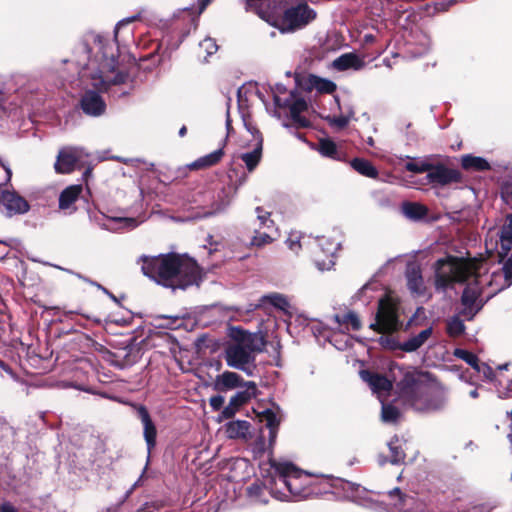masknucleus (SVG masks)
Here are the masks:
<instances>
[{"label": "nucleus", "mask_w": 512, "mask_h": 512, "mask_svg": "<svg viewBox=\"0 0 512 512\" xmlns=\"http://www.w3.org/2000/svg\"><path fill=\"white\" fill-rule=\"evenodd\" d=\"M0 367L12 378H15V374L10 367H8L3 361H0Z\"/></svg>", "instance_id": "nucleus-53"}, {"label": "nucleus", "mask_w": 512, "mask_h": 512, "mask_svg": "<svg viewBox=\"0 0 512 512\" xmlns=\"http://www.w3.org/2000/svg\"><path fill=\"white\" fill-rule=\"evenodd\" d=\"M114 221L119 222V223H123V225L125 227L133 228V227H136V225H137L136 220L133 219V218H117Z\"/></svg>", "instance_id": "nucleus-49"}, {"label": "nucleus", "mask_w": 512, "mask_h": 512, "mask_svg": "<svg viewBox=\"0 0 512 512\" xmlns=\"http://www.w3.org/2000/svg\"><path fill=\"white\" fill-rule=\"evenodd\" d=\"M264 345V338L260 334L235 328L231 331V341L225 348V361L229 367L252 375L255 353L262 351Z\"/></svg>", "instance_id": "nucleus-6"}, {"label": "nucleus", "mask_w": 512, "mask_h": 512, "mask_svg": "<svg viewBox=\"0 0 512 512\" xmlns=\"http://www.w3.org/2000/svg\"><path fill=\"white\" fill-rule=\"evenodd\" d=\"M379 344L387 349L394 350L399 348L401 343H398L393 337L391 336H381L379 338Z\"/></svg>", "instance_id": "nucleus-45"}, {"label": "nucleus", "mask_w": 512, "mask_h": 512, "mask_svg": "<svg viewBox=\"0 0 512 512\" xmlns=\"http://www.w3.org/2000/svg\"><path fill=\"white\" fill-rule=\"evenodd\" d=\"M317 250L314 252V263L321 272L329 271L335 265V253L340 247L339 242L320 237L317 239Z\"/></svg>", "instance_id": "nucleus-8"}, {"label": "nucleus", "mask_w": 512, "mask_h": 512, "mask_svg": "<svg viewBox=\"0 0 512 512\" xmlns=\"http://www.w3.org/2000/svg\"><path fill=\"white\" fill-rule=\"evenodd\" d=\"M0 166H2L6 172V175H7V181H10L11 177H12V171L10 169V167L6 164H4V162L2 161V159L0 158Z\"/></svg>", "instance_id": "nucleus-52"}, {"label": "nucleus", "mask_w": 512, "mask_h": 512, "mask_svg": "<svg viewBox=\"0 0 512 512\" xmlns=\"http://www.w3.org/2000/svg\"><path fill=\"white\" fill-rule=\"evenodd\" d=\"M364 40H365L366 42H373V41H374V36H373L372 34H366V35L364 36Z\"/></svg>", "instance_id": "nucleus-56"}, {"label": "nucleus", "mask_w": 512, "mask_h": 512, "mask_svg": "<svg viewBox=\"0 0 512 512\" xmlns=\"http://www.w3.org/2000/svg\"><path fill=\"white\" fill-rule=\"evenodd\" d=\"M210 2L211 0H202L200 3V11L202 12Z\"/></svg>", "instance_id": "nucleus-54"}, {"label": "nucleus", "mask_w": 512, "mask_h": 512, "mask_svg": "<svg viewBox=\"0 0 512 512\" xmlns=\"http://www.w3.org/2000/svg\"><path fill=\"white\" fill-rule=\"evenodd\" d=\"M0 512H17L15 507L10 503H3L0 506Z\"/></svg>", "instance_id": "nucleus-51"}, {"label": "nucleus", "mask_w": 512, "mask_h": 512, "mask_svg": "<svg viewBox=\"0 0 512 512\" xmlns=\"http://www.w3.org/2000/svg\"><path fill=\"white\" fill-rule=\"evenodd\" d=\"M335 101H336L337 105H338V106L340 107V104H339V99H338V97H335Z\"/></svg>", "instance_id": "nucleus-62"}, {"label": "nucleus", "mask_w": 512, "mask_h": 512, "mask_svg": "<svg viewBox=\"0 0 512 512\" xmlns=\"http://www.w3.org/2000/svg\"><path fill=\"white\" fill-rule=\"evenodd\" d=\"M226 126H227V129H228V132L230 131V120L227 119L226 121Z\"/></svg>", "instance_id": "nucleus-61"}, {"label": "nucleus", "mask_w": 512, "mask_h": 512, "mask_svg": "<svg viewBox=\"0 0 512 512\" xmlns=\"http://www.w3.org/2000/svg\"><path fill=\"white\" fill-rule=\"evenodd\" d=\"M464 331L465 325L458 316H454L447 321V333L450 336L459 337Z\"/></svg>", "instance_id": "nucleus-33"}, {"label": "nucleus", "mask_w": 512, "mask_h": 512, "mask_svg": "<svg viewBox=\"0 0 512 512\" xmlns=\"http://www.w3.org/2000/svg\"><path fill=\"white\" fill-rule=\"evenodd\" d=\"M274 102L278 107H288L294 122L300 126H307L308 122L300 116V113L307 108V103L303 98L296 97L292 92L287 98H281L275 94Z\"/></svg>", "instance_id": "nucleus-11"}, {"label": "nucleus", "mask_w": 512, "mask_h": 512, "mask_svg": "<svg viewBox=\"0 0 512 512\" xmlns=\"http://www.w3.org/2000/svg\"><path fill=\"white\" fill-rule=\"evenodd\" d=\"M261 302L269 303L282 311H287L289 308V302L287 301L286 297L279 293L265 295L261 298Z\"/></svg>", "instance_id": "nucleus-31"}, {"label": "nucleus", "mask_w": 512, "mask_h": 512, "mask_svg": "<svg viewBox=\"0 0 512 512\" xmlns=\"http://www.w3.org/2000/svg\"><path fill=\"white\" fill-rule=\"evenodd\" d=\"M261 421H265L266 425L272 429L277 425V416L273 411L267 409L262 412Z\"/></svg>", "instance_id": "nucleus-43"}, {"label": "nucleus", "mask_w": 512, "mask_h": 512, "mask_svg": "<svg viewBox=\"0 0 512 512\" xmlns=\"http://www.w3.org/2000/svg\"><path fill=\"white\" fill-rule=\"evenodd\" d=\"M257 220L260 228L272 230L274 228V222L270 218V212L264 211L261 207L256 208Z\"/></svg>", "instance_id": "nucleus-38"}, {"label": "nucleus", "mask_w": 512, "mask_h": 512, "mask_svg": "<svg viewBox=\"0 0 512 512\" xmlns=\"http://www.w3.org/2000/svg\"><path fill=\"white\" fill-rule=\"evenodd\" d=\"M319 152L323 156L335 159L337 157L336 144L331 140H321L319 143Z\"/></svg>", "instance_id": "nucleus-39"}, {"label": "nucleus", "mask_w": 512, "mask_h": 512, "mask_svg": "<svg viewBox=\"0 0 512 512\" xmlns=\"http://www.w3.org/2000/svg\"><path fill=\"white\" fill-rule=\"evenodd\" d=\"M332 66L334 69L338 71H345L348 69L357 71L363 68L364 62L362 59H360L357 55L353 53H345L337 57L333 61Z\"/></svg>", "instance_id": "nucleus-20"}, {"label": "nucleus", "mask_w": 512, "mask_h": 512, "mask_svg": "<svg viewBox=\"0 0 512 512\" xmlns=\"http://www.w3.org/2000/svg\"><path fill=\"white\" fill-rule=\"evenodd\" d=\"M367 289H368V287H367V286H364V287H363V289H362V291H366Z\"/></svg>", "instance_id": "nucleus-64"}, {"label": "nucleus", "mask_w": 512, "mask_h": 512, "mask_svg": "<svg viewBox=\"0 0 512 512\" xmlns=\"http://www.w3.org/2000/svg\"><path fill=\"white\" fill-rule=\"evenodd\" d=\"M399 417V411L392 405H386L382 403L381 419L386 423H393Z\"/></svg>", "instance_id": "nucleus-36"}, {"label": "nucleus", "mask_w": 512, "mask_h": 512, "mask_svg": "<svg viewBox=\"0 0 512 512\" xmlns=\"http://www.w3.org/2000/svg\"><path fill=\"white\" fill-rule=\"evenodd\" d=\"M234 194L228 189H222L217 196V200L212 205V211L209 214H217L223 212L232 202Z\"/></svg>", "instance_id": "nucleus-28"}, {"label": "nucleus", "mask_w": 512, "mask_h": 512, "mask_svg": "<svg viewBox=\"0 0 512 512\" xmlns=\"http://www.w3.org/2000/svg\"><path fill=\"white\" fill-rule=\"evenodd\" d=\"M433 329L428 327L422 330L417 335L410 337L408 340L400 344L399 349L405 352H414L424 345L428 339L432 336Z\"/></svg>", "instance_id": "nucleus-21"}, {"label": "nucleus", "mask_w": 512, "mask_h": 512, "mask_svg": "<svg viewBox=\"0 0 512 512\" xmlns=\"http://www.w3.org/2000/svg\"><path fill=\"white\" fill-rule=\"evenodd\" d=\"M389 449H390V452H391V463L393 464H398L400 462H402L405 458V454H404V451L399 443V439L398 438H394L392 439L389 444Z\"/></svg>", "instance_id": "nucleus-34"}, {"label": "nucleus", "mask_w": 512, "mask_h": 512, "mask_svg": "<svg viewBox=\"0 0 512 512\" xmlns=\"http://www.w3.org/2000/svg\"><path fill=\"white\" fill-rule=\"evenodd\" d=\"M222 156H223V149L222 148L217 149V150L213 151L212 153L197 159L193 163V167L203 168V167H209V166L215 165L216 163H218L221 160Z\"/></svg>", "instance_id": "nucleus-29"}, {"label": "nucleus", "mask_w": 512, "mask_h": 512, "mask_svg": "<svg viewBox=\"0 0 512 512\" xmlns=\"http://www.w3.org/2000/svg\"><path fill=\"white\" fill-rule=\"evenodd\" d=\"M186 133H187V128H186V126H182V127L180 128V130H179V136H180V137H184V136L186 135Z\"/></svg>", "instance_id": "nucleus-55"}, {"label": "nucleus", "mask_w": 512, "mask_h": 512, "mask_svg": "<svg viewBox=\"0 0 512 512\" xmlns=\"http://www.w3.org/2000/svg\"><path fill=\"white\" fill-rule=\"evenodd\" d=\"M256 384L252 381L245 383V390L237 392L230 398L229 404L223 409L222 416L231 418L235 415L239 407L248 402L256 394Z\"/></svg>", "instance_id": "nucleus-12"}, {"label": "nucleus", "mask_w": 512, "mask_h": 512, "mask_svg": "<svg viewBox=\"0 0 512 512\" xmlns=\"http://www.w3.org/2000/svg\"><path fill=\"white\" fill-rule=\"evenodd\" d=\"M353 115L354 111L351 108H348L345 112H341L340 115L328 116L326 119L331 126L342 129L348 125Z\"/></svg>", "instance_id": "nucleus-30"}, {"label": "nucleus", "mask_w": 512, "mask_h": 512, "mask_svg": "<svg viewBox=\"0 0 512 512\" xmlns=\"http://www.w3.org/2000/svg\"><path fill=\"white\" fill-rule=\"evenodd\" d=\"M400 326L396 304L389 298L379 300L375 321L370 328L378 333H391Z\"/></svg>", "instance_id": "nucleus-7"}, {"label": "nucleus", "mask_w": 512, "mask_h": 512, "mask_svg": "<svg viewBox=\"0 0 512 512\" xmlns=\"http://www.w3.org/2000/svg\"><path fill=\"white\" fill-rule=\"evenodd\" d=\"M402 378L397 383L399 396L415 410L433 412L444 408L447 397L443 388L428 383V375L413 367L398 368Z\"/></svg>", "instance_id": "nucleus-3"}, {"label": "nucleus", "mask_w": 512, "mask_h": 512, "mask_svg": "<svg viewBox=\"0 0 512 512\" xmlns=\"http://www.w3.org/2000/svg\"><path fill=\"white\" fill-rule=\"evenodd\" d=\"M88 156L83 148L67 147L59 151L55 162V171L59 174H68L72 172L76 165L82 162L83 158Z\"/></svg>", "instance_id": "nucleus-10"}, {"label": "nucleus", "mask_w": 512, "mask_h": 512, "mask_svg": "<svg viewBox=\"0 0 512 512\" xmlns=\"http://www.w3.org/2000/svg\"><path fill=\"white\" fill-rule=\"evenodd\" d=\"M360 377L369 385L372 392L377 394L381 403H383L384 397L392 388V383L386 377L367 370L360 371Z\"/></svg>", "instance_id": "nucleus-13"}, {"label": "nucleus", "mask_w": 512, "mask_h": 512, "mask_svg": "<svg viewBox=\"0 0 512 512\" xmlns=\"http://www.w3.org/2000/svg\"><path fill=\"white\" fill-rule=\"evenodd\" d=\"M92 174V168H87L83 174L84 178L87 179Z\"/></svg>", "instance_id": "nucleus-57"}, {"label": "nucleus", "mask_w": 512, "mask_h": 512, "mask_svg": "<svg viewBox=\"0 0 512 512\" xmlns=\"http://www.w3.org/2000/svg\"><path fill=\"white\" fill-rule=\"evenodd\" d=\"M402 212L408 219L419 220L427 215V208L416 202H405L402 205Z\"/></svg>", "instance_id": "nucleus-26"}, {"label": "nucleus", "mask_w": 512, "mask_h": 512, "mask_svg": "<svg viewBox=\"0 0 512 512\" xmlns=\"http://www.w3.org/2000/svg\"><path fill=\"white\" fill-rule=\"evenodd\" d=\"M245 383L241 376L235 372L225 371L218 375L215 380V387L219 391L232 390L239 387H245Z\"/></svg>", "instance_id": "nucleus-19"}, {"label": "nucleus", "mask_w": 512, "mask_h": 512, "mask_svg": "<svg viewBox=\"0 0 512 512\" xmlns=\"http://www.w3.org/2000/svg\"><path fill=\"white\" fill-rule=\"evenodd\" d=\"M508 364L500 365L498 368L501 370L507 369Z\"/></svg>", "instance_id": "nucleus-60"}, {"label": "nucleus", "mask_w": 512, "mask_h": 512, "mask_svg": "<svg viewBox=\"0 0 512 512\" xmlns=\"http://www.w3.org/2000/svg\"><path fill=\"white\" fill-rule=\"evenodd\" d=\"M245 9L254 11L281 33L301 30L316 18L315 10L304 0H246Z\"/></svg>", "instance_id": "nucleus-1"}, {"label": "nucleus", "mask_w": 512, "mask_h": 512, "mask_svg": "<svg viewBox=\"0 0 512 512\" xmlns=\"http://www.w3.org/2000/svg\"><path fill=\"white\" fill-rule=\"evenodd\" d=\"M0 204L5 207L8 216L24 214L29 210L28 202L14 191H2Z\"/></svg>", "instance_id": "nucleus-14"}, {"label": "nucleus", "mask_w": 512, "mask_h": 512, "mask_svg": "<svg viewBox=\"0 0 512 512\" xmlns=\"http://www.w3.org/2000/svg\"><path fill=\"white\" fill-rule=\"evenodd\" d=\"M335 321L340 325H346L347 327L348 326H351V328L353 330H359L360 327H361V322H360V319L358 318V316L353 313V312H349L343 316H340V315H336L335 316Z\"/></svg>", "instance_id": "nucleus-32"}, {"label": "nucleus", "mask_w": 512, "mask_h": 512, "mask_svg": "<svg viewBox=\"0 0 512 512\" xmlns=\"http://www.w3.org/2000/svg\"><path fill=\"white\" fill-rule=\"evenodd\" d=\"M263 489L258 484H253L247 488V493L250 498L257 502L266 503L267 501L261 498Z\"/></svg>", "instance_id": "nucleus-42"}, {"label": "nucleus", "mask_w": 512, "mask_h": 512, "mask_svg": "<svg viewBox=\"0 0 512 512\" xmlns=\"http://www.w3.org/2000/svg\"><path fill=\"white\" fill-rule=\"evenodd\" d=\"M359 488H360V486H359V485H357V484H355V483H352V482H348V481H347V482H345V483L343 484V489H344L345 491H351V492H354V491H358V490H359Z\"/></svg>", "instance_id": "nucleus-50"}, {"label": "nucleus", "mask_w": 512, "mask_h": 512, "mask_svg": "<svg viewBox=\"0 0 512 512\" xmlns=\"http://www.w3.org/2000/svg\"><path fill=\"white\" fill-rule=\"evenodd\" d=\"M469 395H470L472 398H477V397H478V391H477V389H473L472 391H470Z\"/></svg>", "instance_id": "nucleus-58"}, {"label": "nucleus", "mask_w": 512, "mask_h": 512, "mask_svg": "<svg viewBox=\"0 0 512 512\" xmlns=\"http://www.w3.org/2000/svg\"><path fill=\"white\" fill-rule=\"evenodd\" d=\"M350 164L355 171L365 177L376 178L378 176L377 169L368 160L354 158L351 160Z\"/></svg>", "instance_id": "nucleus-27"}, {"label": "nucleus", "mask_w": 512, "mask_h": 512, "mask_svg": "<svg viewBox=\"0 0 512 512\" xmlns=\"http://www.w3.org/2000/svg\"><path fill=\"white\" fill-rule=\"evenodd\" d=\"M247 131L251 135V144L247 145V148H250L249 151L242 152L238 155L247 168L248 172H252L258 166L259 162L262 158L263 151V139L261 134L255 128L246 126Z\"/></svg>", "instance_id": "nucleus-9"}, {"label": "nucleus", "mask_w": 512, "mask_h": 512, "mask_svg": "<svg viewBox=\"0 0 512 512\" xmlns=\"http://www.w3.org/2000/svg\"><path fill=\"white\" fill-rule=\"evenodd\" d=\"M274 471L272 476L271 494L280 501H299L312 494L309 487V476L285 461H271Z\"/></svg>", "instance_id": "nucleus-5"}, {"label": "nucleus", "mask_w": 512, "mask_h": 512, "mask_svg": "<svg viewBox=\"0 0 512 512\" xmlns=\"http://www.w3.org/2000/svg\"><path fill=\"white\" fill-rule=\"evenodd\" d=\"M307 82L311 89L322 94H332L337 88L333 81L316 75H310Z\"/></svg>", "instance_id": "nucleus-24"}, {"label": "nucleus", "mask_w": 512, "mask_h": 512, "mask_svg": "<svg viewBox=\"0 0 512 512\" xmlns=\"http://www.w3.org/2000/svg\"><path fill=\"white\" fill-rule=\"evenodd\" d=\"M475 370L479 374H482L484 376V378H486L488 380H493V378H494V372H493L492 368L485 363L479 362L478 365L476 366Z\"/></svg>", "instance_id": "nucleus-46"}, {"label": "nucleus", "mask_w": 512, "mask_h": 512, "mask_svg": "<svg viewBox=\"0 0 512 512\" xmlns=\"http://www.w3.org/2000/svg\"><path fill=\"white\" fill-rule=\"evenodd\" d=\"M82 192V185H71L64 189L59 197V208L62 210L69 209L78 199Z\"/></svg>", "instance_id": "nucleus-23"}, {"label": "nucleus", "mask_w": 512, "mask_h": 512, "mask_svg": "<svg viewBox=\"0 0 512 512\" xmlns=\"http://www.w3.org/2000/svg\"><path fill=\"white\" fill-rule=\"evenodd\" d=\"M461 165L464 169L473 171H486L490 169V164L485 158L470 154L462 156Z\"/></svg>", "instance_id": "nucleus-25"}, {"label": "nucleus", "mask_w": 512, "mask_h": 512, "mask_svg": "<svg viewBox=\"0 0 512 512\" xmlns=\"http://www.w3.org/2000/svg\"><path fill=\"white\" fill-rule=\"evenodd\" d=\"M301 235L298 232H292L289 234L288 238L286 239V244L288 248L295 254H298L301 250V243H300Z\"/></svg>", "instance_id": "nucleus-41"}, {"label": "nucleus", "mask_w": 512, "mask_h": 512, "mask_svg": "<svg viewBox=\"0 0 512 512\" xmlns=\"http://www.w3.org/2000/svg\"><path fill=\"white\" fill-rule=\"evenodd\" d=\"M428 182L432 184L446 185L459 180V173L456 170L445 167L444 165H430L426 175Z\"/></svg>", "instance_id": "nucleus-15"}, {"label": "nucleus", "mask_w": 512, "mask_h": 512, "mask_svg": "<svg viewBox=\"0 0 512 512\" xmlns=\"http://www.w3.org/2000/svg\"><path fill=\"white\" fill-rule=\"evenodd\" d=\"M454 2H455V0H449L448 2H444V1L436 2L434 4V8L438 12L446 11Z\"/></svg>", "instance_id": "nucleus-48"}, {"label": "nucleus", "mask_w": 512, "mask_h": 512, "mask_svg": "<svg viewBox=\"0 0 512 512\" xmlns=\"http://www.w3.org/2000/svg\"><path fill=\"white\" fill-rule=\"evenodd\" d=\"M137 414L142 422L143 430H144L143 431L144 439L147 444L148 452L150 453L151 449L156 444L157 430H156V427H155L146 407H144L142 405L137 406Z\"/></svg>", "instance_id": "nucleus-17"}, {"label": "nucleus", "mask_w": 512, "mask_h": 512, "mask_svg": "<svg viewBox=\"0 0 512 512\" xmlns=\"http://www.w3.org/2000/svg\"><path fill=\"white\" fill-rule=\"evenodd\" d=\"M200 47L206 51L208 56L215 54L218 50V46L215 41L211 38H206L200 43Z\"/></svg>", "instance_id": "nucleus-44"}, {"label": "nucleus", "mask_w": 512, "mask_h": 512, "mask_svg": "<svg viewBox=\"0 0 512 512\" xmlns=\"http://www.w3.org/2000/svg\"><path fill=\"white\" fill-rule=\"evenodd\" d=\"M81 108L85 114L97 117L104 113L106 105L98 93L87 91L81 99Z\"/></svg>", "instance_id": "nucleus-16"}, {"label": "nucleus", "mask_w": 512, "mask_h": 512, "mask_svg": "<svg viewBox=\"0 0 512 512\" xmlns=\"http://www.w3.org/2000/svg\"><path fill=\"white\" fill-rule=\"evenodd\" d=\"M135 19L136 17L133 16L119 21L114 30L115 40L113 41L108 40L100 35L95 37V43L98 52L101 55V61L97 70L91 73V81L92 86L100 92L107 90L111 84L124 83L128 77V75L123 72L115 73L117 65L116 57L118 54L116 40L119 30L122 27L132 23Z\"/></svg>", "instance_id": "nucleus-4"}, {"label": "nucleus", "mask_w": 512, "mask_h": 512, "mask_svg": "<svg viewBox=\"0 0 512 512\" xmlns=\"http://www.w3.org/2000/svg\"><path fill=\"white\" fill-rule=\"evenodd\" d=\"M209 403L214 410H219L224 404V397L220 395L213 396L210 398Z\"/></svg>", "instance_id": "nucleus-47"}, {"label": "nucleus", "mask_w": 512, "mask_h": 512, "mask_svg": "<svg viewBox=\"0 0 512 512\" xmlns=\"http://www.w3.org/2000/svg\"><path fill=\"white\" fill-rule=\"evenodd\" d=\"M407 286L411 293L422 295L425 291L424 281L420 268L415 263H410L406 269Z\"/></svg>", "instance_id": "nucleus-18"}, {"label": "nucleus", "mask_w": 512, "mask_h": 512, "mask_svg": "<svg viewBox=\"0 0 512 512\" xmlns=\"http://www.w3.org/2000/svg\"><path fill=\"white\" fill-rule=\"evenodd\" d=\"M105 159H106V157H99V161H103Z\"/></svg>", "instance_id": "nucleus-63"}, {"label": "nucleus", "mask_w": 512, "mask_h": 512, "mask_svg": "<svg viewBox=\"0 0 512 512\" xmlns=\"http://www.w3.org/2000/svg\"><path fill=\"white\" fill-rule=\"evenodd\" d=\"M454 356L465 361L473 369H475L479 363V360L475 354H473L467 350H464V349H460V348L455 349Z\"/></svg>", "instance_id": "nucleus-37"}, {"label": "nucleus", "mask_w": 512, "mask_h": 512, "mask_svg": "<svg viewBox=\"0 0 512 512\" xmlns=\"http://www.w3.org/2000/svg\"><path fill=\"white\" fill-rule=\"evenodd\" d=\"M140 260L144 275L165 287L186 289L199 284V267L189 257L167 254L155 257L142 256Z\"/></svg>", "instance_id": "nucleus-2"}, {"label": "nucleus", "mask_w": 512, "mask_h": 512, "mask_svg": "<svg viewBox=\"0 0 512 512\" xmlns=\"http://www.w3.org/2000/svg\"><path fill=\"white\" fill-rule=\"evenodd\" d=\"M430 165L431 164L427 161H410L405 164V168L406 170L414 173H428Z\"/></svg>", "instance_id": "nucleus-40"}, {"label": "nucleus", "mask_w": 512, "mask_h": 512, "mask_svg": "<svg viewBox=\"0 0 512 512\" xmlns=\"http://www.w3.org/2000/svg\"><path fill=\"white\" fill-rule=\"evenodd\" d=\"M367 144H368V145H370V146H373V145H374V140H373V138H372V137H369V138L367 139Z\"/></svg>", "instance_id": "nucleus-59"}, {"label": "nucleus", "mask_w": 512, "mask_h": 512, "mask_svg": "<svg viewBox=\"0 0 512 512\" xmlns=\"http://www.w3.org/2000/svg\"><path fill=\"white\" fill-rule=\"evenodd\" d=\"M275 237L269 231L255 230V234L251 240V245L262 247L273 242Z\"/></svg>", "instance_id": "nucleus-35"}, {"label": "nucleus", "mask_w": 512, "mask_h": 512, "mask_svg": "<svg viewBox=\"0 0 512 512\" xmlns=\"http://www.w3.org/2000/svg\"><path fill=\"white\" fill-rule=\"evenodd\" d=\"M250 424L244 420L230 421L225 424V434L230 439L245 438L249 432Z\"/></svg>", "instance_id": "nucleus-22"}]
</instances>
